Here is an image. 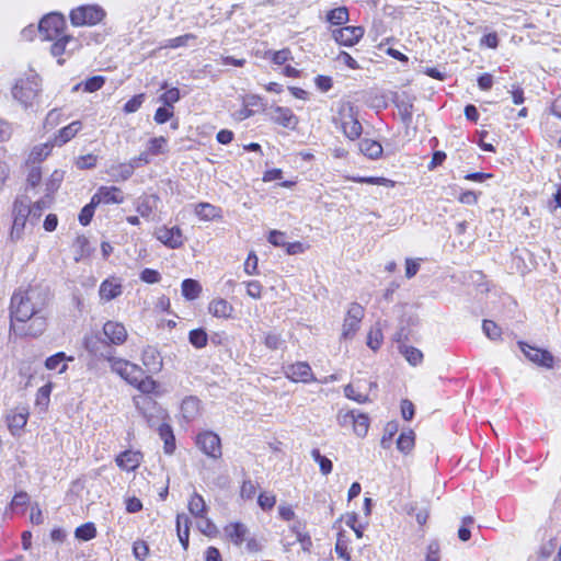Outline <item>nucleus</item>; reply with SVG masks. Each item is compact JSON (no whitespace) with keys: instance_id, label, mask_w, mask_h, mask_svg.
<instances>
[{"instance_id":"c85d7f7f","label":"nucleus","mask_w":561,"mask_h":561,"mask_svg":"<svg viewBox=\"0 0 561 561\" xmlns=\"http://www.w3.org/2000/svg\"><path fill=\"white\" fill-rule=\"evenodd\" d=\"M208 311L211 316L216 318L228 319L231 317L233 312V307L226 299L217 298L209 302Z\"/></svg>"},{"instance_id":"052dcab7","label":"nucleus","mask_w":561,"mask_h":561,"mask_svg":"<svg viewBox=\"0 0 561 561\" xmlns=\"http://www.w3.org/2000/svg\"><path fill=\"white\" fill-rule=\"evenodd\" d=\"M335 552L336 554L344 559L345 561H351V554L348 552L347 541L344 539L342 534H339L336 543H335Z\"/></svg>"},{"instance_id":"de8ad7c7","label":"nucleus","mask_w":561,"mask_h":561,"mask_svg":"<svg viewBox=\"0 0 561 561\" xmlns=\"http://www.w3.org/2000/svg\"><path fill=\"white\" fill-rule=\"evenodd\" d=\"M65 172L61 170H55L49 179L46 181V195H51L59 188L64 181Z\"/></svg>"},{"instance_id":"6e6d98bb","label":"nucleus","mask_w":561,"mask_h":561,"mask_svg":"<svg viewBox=\"0 0 561 561\" xmlns=\"http://www.w3.org/2000/svg\"><path fill=\"white\" fill-rule=\"evenodd\" d=\"M181 99L180 90L178 88H171L167 90L160 98V102L163 105L173 108V104Z\"/></svg>"},{"instance_id":"09e8293b","label":"nucleus","mask_w":561,"mask_h":561,"mask_svg":"<svg viewBox=\"0 0 561 561\" xmlns=\"http://www.w3.org/2000/svg\"><path fill=\"white\" fill-rule=\"evenodd\" d=\"M311 457L319 465L322 474L328 476L329 473H331L333 469L332 461L325 456H322L319 449H312Z\"/></svg>"},{"instance_id":"9b49d317","label":"nucleus","mask_w":561,"mask_h":561,"mask_svg":"<svg viewBox=\"0 0 561 561\" xmlns=\"http://www.w3.org/2000/svg\"><path fill=\"white\" fill-rule=\"evenodd\" d=\"M154 236L161 243L170 249H179L184 243L182 230L176 226L171 228L167 226L159 227L156 229Z\"/></svg>"},{"instance_id":"69168bd1","label":"nucleus","mask_w":561,"mask_h":561,"mask_svg":"<svg viewBox=\"0 0 561 561\" xmlns=\"http://www.w3.org/2000/svg\"><path fill=\"white\" fill-rule=\"evenodd\" d=\"M173 116V108L161 106L157 108L153 119L157 124H164Z\"/></svg>"},{"instance_id":"2f4dec72","label":"nucleus","mask_w":561,"mask_h":561,"mask_svg":"<svg viewBox=\"0 0 561 561\" xmlns=\"http://www.w3.org/2000/svg\"><path fill=\"white\" fill-rule=\"evenodd\" d=\"M190 525H191V522L186 514H184V513L178 514L176 531H178L179 540H180L182 547L184 548V550H186L188 548Z\"/></svg>"},{"instance_id":"3c124183","label":"nucleus","mask_w":561,"mask_h":561,"mask_svg":"<svg viewBox=\"0 0 561 561\" xmlns=\"http://www.w3.org/2000/svg\"><path fill=\"white\" fill-rule=\"evenodd\" d=\"M75 535L78 539L88 541L96 536V529L93 523H85L76 529Z\"/></svg>"},{"instance_id":"20e7f679","label":"nucleus","mask_w":561,"mask_h":561,"mask_svg":"<svg viewBox=\"0 0 561 561\" xmlns=\"http://www.w3.org/2000/svg\"><path fill=\"white\" fill-rule=\"evenodd\" d=\"M195 445L211 459H219L222 456L221 439L213 431L199 432L195 437Z\"/></svg>"},{"instance_id":"79ce46f5","label":"nucleus","mask_w":561,"mask_h":561,"mask_svg":"<svg viewBox=\"0 0 561 561\" xmlns=\"http://www.w3.org/2000/svg\"><path fill=\"white\" fill-rule=\"evenodd\" d=\"M368 428H369V419H368V416L366 414H364V413H358L356 411L355 417H354V421H353L354 433L357 436H359V437H364L368 433Z\"/></svg>"},{"instance_id":"f3484780","label":"nucleus","mask_w":561,"mask_h":561,"mask_svg":"<svg viewBox=\"0 0 561 561\" xmlns=\"http://www.w3.org/2000/svg\"><path fill=\"white\" fill-rule=\"evenodd\" d=\"M103 333L111 344L121 345L127 340V330L121 322H105L103 325Z\"/></svg>"},{"instance_id":"37998d69","label":"nucleus","mask_w":561,"mask_h":561,"mask_svg":"<svg viewBox=\"0 0 561 561\" xmlns=\"http://www.w3.org/2000/svg\"><path fill=\"white\" fill-rule=\"evenodd\" d=\"M397 447L401 453L409 454L414 447L413 431L402 432L397 440Z\"/></svg>"},{"instance_id":"a878e982","label":"nucleus","mask_w":561,"mask_h":561,"mask_svg":"<svg viewBox=\"0 0 561 561\" xmlns=\"http://www.w3.org/2000/svg\"><path fill=\"white\" fill-rule=\"evenodd\" d=\"M159 197L156 195H142L137 198L135 207L136 211L142 218H149L153 210L157 208Z\"/></svg>"},{"instance_id":"4be33fe9","label":"nucleus","mask_w":561,"mask_h":561,"mask_svg":"<svg viewBox=\"0 0 561 561\" xmlns=\"http://www.w3.org/2000/svg\"><path fill=\"white\" fill-rule=\"evenodd\" d=\"M271 118L274 123L294 129L298 124V117L288 107L277 106L273 110Z\"/></svg>"},{"instance_id":"a19ab883","label":"nucleus","mask_w":561,"mask_h":561,"mask_svg":"<svg viewBox=\"0 0 561 561\" xmlns=\"http://www.w3.org/2000/svg\"><path fill=\"white\" fill-rule=\"evenodd\" d=\"M327 20L333 25H343L348 21V10L345 7H339L330 10Z\"/></svg>"},{"instance_id":"603ef678","label":"nucleus","mask_w":561,"mask_h":561,"mask_svg":"<svg viewBox=\"0 0 561 561\" xmlns=\"http://www.w3.org/2000/svg\"><path fill=\"white\" fill-rule=\"evenodd\" d=\"M195 39V35L193 34H184L174 38H170L164 42L160 48H179L188 45V42Z\"/></svg>"},{"instance_id":"864d4df0","label":"nucleus","mask_w":561,"mask_h":561,"mask_svg":"<svg viewBox=\"0 0 561 561\" xmlns=\"http://www.w3.org/2000/svg\"><path fill=\"white\" fill-rule=\"evenodd\" d=\"M482 330L484 334L493 341L500 340L502 335L501 328L491 320H484L482 323Z\"/></svg>"},{"instance_id":"473e14b6","label":"nucleus","mask_w":561,"mask_h":561,"mask_svg":"<svg viewBox=\"0 0 561 561\" xmlns=\"http://www.w3.org/2000/svg\"><path fill=\"white\" fill-rule=\"evenodd\" d=\"M160 438L163 440V450L168 455H172L175 450V437L170 424L162 423L158 427Z\"/></svg>"},{"instance_id":"412c9836","label":"nucleus","mask_w":561,"mask_h":561,"mask_svg":"<svg viewBox=\"0 0 561 561\" xmlns=\"http://www.w3.org/2000/svg\"><path fill=\"white\" fill-rule=\"evenodd\" d=\"M194 214L203 221L220 220L224 217L220 207L204 202L194 205Z\"/></svg>"},{"instance_id":"ddd939ff","label":"nucleus","mask_w":561,"mask_h":561,"mask_svg":"<svg viewBox=\"0 0 561 561\" xmlns=\"http://www.w3.org/2000/svg\"><path fill=\"white\" fill-rule=\"evenodd\" d=\"M518 345L524 355L533 363L547 368L552 367L553 356L548 351L530 346L524 342H519Z\"/></svg>"},{"instance_id":"cd10ccee","label":"nucleus","mask_w":561,"mask_h":561,"mask_svg":"<svg viewBox=\"0 0 561 561\" xmlns=\"http://www.w3.org/2000/svg\"><path fill=\"white\" fill-rule=\"evenodd\" d=\"M72 356H67L64 352H58L45 360V367L48 370H57L59 374H64L67 368V362H72Z\"/></svg>"},{"instance_id":"680f3d73","label":"nucleus","mask_w":561,"mask_h":561,"mask_svg":"<svg viewBox=\"0 0 561 561\" xmlns=\"http://www.w3.org/2000/svg\"><path fill=\"white\" fill-rule=\"evenodd\" d=\"M98 204H93V198H91V202L90 204L85 205L80 214H79V221L82 226H87L90 224L92 217H93V214H94V208Z\"/></svg>"},{"instance_id":"5701e85b","label":"nucleus","mask_w":561,"mask_h":561,"mask_svg":"<svg viewBox=\"0 0 561 561\" xmlns=\"http://www.w3.org/2000/svg\"><path fill=\"white\" fill-rule=\"evenodd\" d=\"M140 167H142V165L134 157L127 163H119L117 165L111 167V169L108 170V174L115 181H126L133 175L135 169L140 168Z\"/></svg>"},{"instance_id":"0eeeda50","label":"nucleus","mask_w":561,"mask_h":561,"mask_svg":"<svg viewBox=\"0 0 561 561\" xmlns=\"http://www.w3.org/2000/svg\"><path fill=\"white\" fill-rule=\"evenodd\" d=\"M106 359L110 363L112 371L117 374L131 386L137 381V377L140 376L141 367L129 360L113 356H108Z\"/></svg>"},{"instance_id":"6e6552de","label":"nucleus","mask_w":561,"mask_h":561,"mask_svg":"<svg viewBox=\"0 0 561 561\" xmlns=\"http://www.w3.org/2000/svg\"><path fill=\"white\" fill-rule=\"evenodd\" d=\"M30 203L27 198H20L14 202L13 206V225L11 229V238L20 239L26 225L27 217L31 215Z\"/></svg>"},{"instance_id":"f704fd0d","label":"nucleus","mask_w":561,"mask_h":561,"mask_svg":"<svg viewBox=\"0 0 561 561\" xmlns=\"http://www.w3.org/2000/svg\"><path fill=\"white\" fill-rule=\"evenodd\" d=\"M140 392L145 394L156 393L159 383L150 376H145V371L140 369V376L137 377V381L133 383Z\"/></svg>"},{"instance_id":"ea45409f","label":"nucleus","mask_w":561,"mask_h":561,"mask_svg":"<svg viewBox=\"0 0 561 561\" xmlns=\"http://www.w3.org/2000/svg\"><path fill=\"white\" fill-rule=\"evenodd\" d=\"M51 390L53 383L47 382L46 385L42 386L36 392L35 405L43 411L48 408Z\"/></svg>"},{"instance_id":"338daca9","label":"nucleus","mask_w":561,"mask_h":561,"mask_svg":"<svg viewBox=\"0 0 561 561\" xmlns=\"http://www.w3.org/2000/svg\"><path fill=\"white\" fill-rule=\"evenodd\" d=\"M426 561H440V547L438 541L432 540L426 548Z\"/></svg>"},{"instance_id":"e2e57ef3","label":"nucleus","mask_w":561,"mask_h":561,"mask_svg":"<svg viewBox=\"0 0 561 561\" xmlns=\"http://www.w3.org/2000/svg\"><path fill=\"white\" fill-rule=\"evenodd\" d=\"M399 113L404 123L409 124L412 121L413 105L410 101H401L398 104Z\"/></svg>"},{"instance_id":"bf43d9fd","label":"nucleus","mask_w":561,"mask_h":561,"mask_svg":"<svg viewBox=\"0 0 561 561\" xmlns=\"http://www.w3.org/2000/svg\"><path fill=\"white\" fill-rule=\"evenodd\" d=\"M30 502V496L25 492H19L14 495V497L11 501V508L13 511H21L23 512L25 506Z\"/></svg>"},{"instance_id":"7c9ffc66","label":"nucleus","mask_w":561,"mask_h":561,"mask_svg":"<svg viewBox=\"0 0 561 561\" xmlns=\"http://www.w3.org/2000/svg\"><path fill=\"white\" fill-rule=\"evenodd\" d=\"M359 151L370 160H377L382 156V146L373 139H362L358 144Z\"/></svg>"},{"instance_id":"423d86ee","label":"nucleus","mask_w":561,"mask_h":561,"mask_svg":"<svg viewBox=\"0 0 561 561\" xmlns=\"http://www.w3.org/2000/svg\"><path fill=\"white\" fill-rule=\"evenodd\" d=\"M364 314L365 310L359 304L352 302L348 306L342 327V337L344 340L352 339L356 334V332L359 329L360 322L364 318Z\"/></svg>"},{"instance_id":"dca6fc26","label":"nucleus","mask_w":561,"mask_h":561,"mask_svg":"<svg viewBox=\"0 0 561 561\" xmlns=\"http://www.w3.org/2000/svg\"><path fill=\"white\" fill-rule=\"evenodd\" d=\"M93 204H122L124 195L116 186H101L92 196Z\"/></svg>"},{"instance_id":"58836bf2","label":"nucleus","mask_w":561,"mask_h":561,"mask_svg":"<svg viewBox=\"0 0 561 561\" xmlns=\"http://www.w3.org/2000/svg\"><path fill=\"white\" fill-rule=\"evenodd\" d=\"M201 291H202V286L199 285V283L197 280L192 279V278H187V279L183 280L182 295L187 300L196 299L199 296Z\"/></svg>"},{"instance_id":"1a4fd4ad","label":"nucleus","mask_w":561,"mask_h":561,"mask_svg":"<svg viewBox=\"0 0 561 561\" xmlns=\"http://www.w3.org/2000/svg\"><path fill=\"white\" fill-rule=\"evenodd\" d=\"M341 128L345 137L350 140H356L360 137L363 127L359 123L356 113L352 106L344 108L340 113Z\"/></svg>"},{"instance_id":"5fc2aeb1","label":"nucleus","mask_w":561,"mask_h":561,"mask_svg":"<svg viewBox=\"0 0 561 561\" xmlns=\"http://www.w3.org/2000/svg\"><path fill=\"white\" fill-rule=\"evenodd\" d=\"M265 57H270L276 65H284L286 61L291 59V51L288 48H284L277 51L268 50Z\"/></svg>"},{"instance_id":"13d9d810","label":"nucleus","mask_w":561,"mask_h":561,"mask_svg":"<svg viewBox=\"0 0 561 561\" xmlns=\"http://www.w3.org/2000/svg\"><path fill=\"white\" fill-rule=\"evenodd\" d=\"M27 415L26 411L14 413L9 420L10 428L22 430L27 423Z\"/></svg>"},{"instance_id":"a18cd8bd","label":"nucleus","mask_w":561,"mask_h":561,"mask_svg":"<svg viewBox=\"0 0 561 561\" xmlns=\"http://www.w3.org/2000/svg\"><path fill=\"white\" fill-rule=\"evenodd\" d=\"M344 394L346 398L351 399V400H354L356 401L357 403H366L369 401V397L367 393H363L360 391V386L359 385H347L345 388H344Z\"/></svg>"},{"instance_id":"f257e3e1","label":"nucleus","mask_w":561,"mask_h":561,"mask_svg":"<svg viewBox=\"0 0 561 561\" xmlns=\"http://www.w3.org/2000/svg\"><path fill=\"white\" fill-rule=\"evenodd\" d=\"M48 289L39 284L19 287L10 302V332L37 337L47 327Z\"/></svg>"},{"instance_id":"4c0bfd02","label":"nucleus","mask_w":561,"mask_h":561,"mask_svg":"<svg viewBox=\"0 0 561 561\" xmlns=\"http://www.w3.org/2000/svg\"><path fill=\"white\" fill-rule=\"evenodd\" d=\"M346 179L355 183L380 185L385 187H393L396 185L394 181L383 176H346Z\"/></svg>"},{"instance_id":"bb28decb","label":"nucleus","mask_w":561,"mask_h":561,"mask_svg":"<svg viewBox=\"0 0 561 561\" xmlns=\"http://www.w3.org/2000/svg\"><path fill=\"white\" fill-rule=\"evenodd\" d=\"M224 533L234 545L240 546L245 539L248 528L242 523H230L225 526Z\"/></svg>"},{"instance_id":"7ed1b4c3","label":"nucleus","mask_w":561,"mask_h":561,"mask_svg":"<svg viewBox=\"0 0 561 561\" xmlns=\"http://www.w3.org/2000/svg\"><path fill=\"white\" fill-rule=\"evenodd\" d=\"M105 18V11L98 4L80 5L70 12L73 26H93Z\"/></svg>"},{"instance_id":"c9c22d12","label":"nucleus","mask_w":561,"mask_h":561,"mask_svg":"<svg viewBox=\"0 0 561 561\" xmlns=\"http://www.w3.org/2000/svg\"><path fill=\"white\" fill-rule=\"evenodd\" d=\"M187 508L196 518H204V515L207 512V506L203 496L196 492L190 497Z\"/></svg>"},{"instance_id":"b1692460","label":"nucleus","mask_w":561,"mask_h":561,"mask_svg":"<svg viewBox=\"0 0 561 561\" xmlns=\"http://www.w3.org/2000/svg\"><path fill=\"white\" fill-rule=\"evenodd\" d=\"M81 129L82 123L80 121H73L69 125L58 130V133L54 136L53 142L55 146L61 147L75 138Z\"/></svg>"},{"instance_id":"aec40b11","label":"nucleus","mask_w":561,"mask_h":561,"mask_svg":"<svg viewBox=\"0 0 561 561\" xmlns=\"http://www.w3.org/2000/svg\"><path fill=\"white\" fill-rule=\"evenodd\" d=\"M115 461L122 470L134 471L140 466L142 454L136 450H125L116 457Z\"/></svg>"},{"instance_id":"4468645a","label":"nucleus","mask_w":561,"mask_h":561,"mask_svg":"<svg viewBox=\"0 0 561 561\" xmlns=\"http://www.w3.org/2000/svg\"><path fill=\"white\" fill-rule=\"evenodd\" d=\"M51 41L54 43L50 46V51L55 57H59L64 54H71L80 46L77 38L65 33H62L58 38Z\"/></svg>"},{"instance_id":"72a5a7b5","label":"nucleus","mask_w":561,"mask_h":561,"mask_svg":"<svg viewBox=\"0 0 561 561\" xmlns=\"http://www.w3.org/2000/svg\"><path fill=\"white\" fill-rule=\"evenodd\" d=\"M55 144L51 141L36 145L32 148L28 154V162L31 163H39L45 160L51 152Z\"/></svg>"},{"instance_id":"774afa93","label":"nucleus","mask_w":561,"mask_h":561,"mask_svg":"<svg viewBox=\"0 0 561 561\" xmlns=\"http://www.w3.org/2000/svg\"><path fill=\"white\" fill-rule=\"evenodd\" d=\"M61 116L60 110L54 108L49 111L44 122L45 128L51 129L56 127L61 122Z\"/></svg>"},{"instance_id":"49530a36","label":"nucleus","mask_w":561,"mask_h":561,"mask_svg":"<svg viewBox=\"0 0 561 561\" xmlns=\"http://www.w3.org/2000/svg\"><path fill=\"white\" fill-rule=\"evenodd\" d=\"M383 335L379 324L374 325L367 334V345L373 351H377L382 344Z\"/></svg>"},{"instance_id":"c756f323","label":"nucleus","mask_w":561,"mask_h":561,"mask_svg":"<svg viewBox=\"0 0 561 561\" xmlns=\"http://www.w3.org/2000/svg\"><path fill=\"white\" fill-rule=\"evenodd\" d=\"M134 402L136 405V409L139 411V413L142 414V416L147 420L148 424L150 426H153V417L150 413V410L157 409V403L149 397H135Z\"/></svg>"},{"instance_id":"c03bdc74","label":"nucleus","mask_w":561,"mask_h":561,"mask_svg":"<svg viewBox=\"0 0 561 561\" xmlns=\"http://www.w3.org/2000/svg\"><path fill=\"white\" fill-rule=\"evenodd\" d=\"M400 352L412 366H416L423 360V353L416 347L403 345L400 347Z\"/></svg>"},{"instance_id":"f8f14e48","label":"nucleus","mask_w":561,"mask_h":561,"mask_svg":"<svg viewBox=\"0 0 561 561\" xmlns=\"http://www.w3.org/2000/svg\"><path fill=\"white\" fill-rule=\"evenodd\" d=\"M365 30L362 26H344L332 32L336 43L342 46H354L364 36Z\"/></svg>"},{"instance_id":"39448f33","label":"nucleus","mask_w":561,"mask_h":561,"mask_svg":"<svg viewBox=\"0 0 561 561\" xmlns=\"http://www.w3.org/2000/svg\"><path fill=\"white\" fill-rule=\"evenodd\" d=\"M66 22L61 14L50 13L44 16L38 25V32L43 39H56L65 31Z\"/></svg>"},{"instance_id":"0e129e2a","label":"nucleus","mask_w":561,"mask_h":561,"mask_svg":"<svg viewBox=\"0 0 561 561\" xmlns=\"http://www.w3.org/2000/svg\"><path fill=\"white\" fill-rule=\"evenodd\" d=\"M145 94H137L133 96L130 100H128L124 105V112L125 113H135L137 112L141 104L144 103Z\"/></svg>"},{"instance_id":"8fccbe9b","label":"nucleus","mask_w":561,"mask_h":561,"mask_svg":"<svg viewBox=\"0 0 561 561\" xmlns=\"http://www.w3.org/2000/svg\"><path fill=\"white\" fill-rule=\"evenodd\" d=\"M190 343L196 348H203L207 345L208 336L205 330L194 329L188 334Z\"/></svg>"},{"instance_id":"9d476101","label":"nucleus","mask_w":561,"mask_h":561,"mask_svg":"<svg viewBox=\"0 0 561 561\" xmlns=\"http://www.w3.org/2000/svg\"><path fill=\"white\" fill-rule=\"evenodd\" d=\"M169 151L168 139L163 136L150 138L146 149L135 157L141 165L149 164L153 157L165 154Z\"/></svg>"},{"instance_id":"2eb2a0df","label":"nucleus","mask_w":561,"mask_h":561,"mask_svg":"<svg viewBox=\"0 0 561 561\" xmlns=\"http://www.w3.org/2000/svg\"><path fill=\"white\" fill-rule=\"evenodd\" d=\"M286 375L295 382L308 383L311 381H317V379L313 377L310 365L306 362H298L290 365L286 370Z\"/></svg>"},{"instance_id":"6ab92c4d","label":"nucleus","mask_w":561,"mask_h":561,"mask_svg":"<svg viewBox=\"0 0 561 561\" xmlns=\"http://www.w3.org/2000/svg\"><path fill=\"white\" fill-rule=\"evenodd\" d=\"M123 293V285L121 279L116 277H110L103 280L99 288V295L101 300L111 301Z\"/></svg>"},{"instance_id":"f03ea898","label":"nucleus","mask_w":561,"mask_h":561,"mask_svg":"<svg viewBox=\"0 0 561 561\" xmlns=\"http://www.w3.org/2000/svg\"><path fill=\"white\" fill-rule=\"evenodd\" d=\"M39 78L36 73H30L24 78L16 80L12 88V95L23 105L27 106L33 103L39 92Z\"/></svg>"},{"instance_id":"393cba45","label":"nucleus","mask_w":561,"mask_h":561,"mask_svg":"<svg viewBox=\"0 0 561 561\" xmlns=\"http://www.w3.org/2000/svg\"><path fill=\"white\" fill-rule=\"evenodd\" d=\"M181 415L186 422L195 420L201 413V401L194 396H188L182 400Z\"/></svg>"},{"instance_id":"a211bd4d","label":"nucleus","mask_w":561,"mask_h":561,"mask_svg":"<svg viewBox=\"0 0 561 561\" xmlns=\"http://www.w3.org/2000/svg\"><path fill=\"white\" fill-rule=\"evenodd\" d=\"M142 365L146 367L148 373L157 374L163 367V360L159 351L153 346H147L144 348L141 354Z\"/></svg>"},{"instance_id":"4d7b16f0","label":"nucleus","mask_w":561,"mask_h":561,"mask_svg":"<svg viewBox=\"0 0 561 561\" xmlns=\"http://www.w3.org/2000/svg\"><path fill=\"white\" fill-rule=\"evenodd\" d=\"M51 201L53 198L49 195H45L44 198L35 202L32 207L30 206V209L32 210L31 215L34 218H39L42 213L50 206Z\"/></svg>"},{"instance_id":"e433bc0d","label":"nucleus","mask_w":561,"mask_h":561,"mask_svg":"<svg viewBox=\"0 0 561 561\" xmlns=\"http://www.w3.org/2000/svg\"><path fill=\"white\" fill-rule=\"evenodd\" d=\"M105 83V78L103 76H94L85 81L79 82L72 88L73 92L83 89L84 92L92 93L100 90Z\"/></svg>"}]
</instances>
